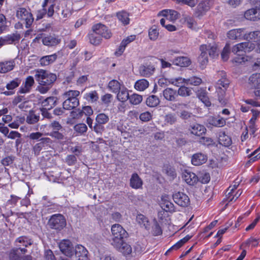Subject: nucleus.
<instances>
[{
    "mask_svg": "<svg viewBox=\"0 0 260 260\" xmlns=\"http://www.w3.org/2000/svg\"><path fill=\"white\" fill-rule=\"evenodd\" d=\"M149 85V82L146 79H142L135 82L134 87L137 90L142 91L147 89Z\"/></svg>",
    "mask_w": 260,
    "mask_h": 260,
    "instance_id": "36",
    "label": "nucleus"
},
{
    "mask_svg": "<svg viewBox=\"0 0 260 260\" xmlns=\"http://www.w3.org/2000/svg\"><path fill=\"white\" fill-rule=\"evenodd\" d=\"M254 48V44L251 42H243L234 46L232 48V52L235 54L240 55L242 52H249L253 50Z\"/></svg>",
    "mask_w": 260,
    "mask_h": 260,
    "instance_id": "6",
    "label": "nucleus"
},
{
    "mask_svg": "<svg viewBox=\"0 0 260 260\" xmlns=\"http://www.w3.org/2000/svg\"><path fill=\"white\" fill-rule=\"evenodd\" d=\"M117 92V98L119 101L124 102L128 100L129 95L126 88H120V90Z\"/></svg>",
    "mask_w": 260,
    "mask_h": 260,
    "instance_id": "43",
    "label": "nucleus"
},
{
    "mask_svg": "<svg viewBox=\"0 0 260 260\" xmlns=\"http://www.w3.org/2000/svg\"><path fill=\"white\" fill-rule=\"evenodd\" d=\"M92 29L95 34H98L106 39H110L112 36L110 30L106 25L101 23L93 25Z\"/></svg>",
    "mask_w": 260,
    "mask_h": 260,
    "instance_id": "7",
    "label": "nucleus"
},
{
    "mask_svg": "<svg viewBox=\"0 0 260 260\" xmlns=\"http://www.w3.org/2000/svg\"><path fill=\"white\" fill-rule=\"evenodd\" d=\"M225 120L222 117L212 118L210 121V123L216 127H222L225 125Z\"/></svg>",
    "mask_w": 260,
    "mask_h": 260,
    "instance_id": "47",
    "label": "nucleus"
},
{
    "mask_svg": "<svg viewBox=\"0 0 260 260\" xmlns=\"http://www.w3.org/2000/svg\"><path fill=\"white\" fill-rule=\"evenodd\" d=\"M260 39V31L256 30L249 32L245 31L244 40H250Z\"/></svg>",
    "mask_w": 260,
    "mask_h": 260,
    "instance_id": "49",
    "label": "nucleus"
},
{
    "mask_svg": "<svg viewBox=\"0 0 260 260\" xmlns=\"http://www.w3.org/2000/svg\"><path fill=\"white\" fill-rule=\"evenodd\" d=\"M48 224L52 229L61 231L66 225V220L62 214H56L51 216Z\"/></svg>",
    "mask_w": 260,
    "mask_h": 260,
    "instance_id": "3",
    "label": "nucleus"
},
{
    "mask_svg": "<svg viewBox=\"0 0 260 260\" xmlns=\"http://www.w3.org/2000/svg\"><path fill=\"white\" fill-rule=\"evenodd\" d=\"M159 102L160 101L158 98L154 95L149 96L147 98L146 101V105L150 107H154L157 106L159 104Z\"/></svg>",
    "mask_w": 260,
    "mask_h": 260,
    "instance_id": "46",
    "label": "nucleus"
},
{
    "mask_svg": "<svg viewBox=\"0 0 260 260\" xmlns=\"http://www.w3.org/2000/svg\"><path fill=\"white\" fill-rule=\"evenodd\" d=\"M185 22L187 26L191 29L195 28L197 25V23L194 19L189 16H187L185 18Z\"/></svg>",
    "mask_w": 260,
    "mask_h": 260,
    "instance_id": "64",
    "label": "nucleus"
},
{
    "mask_svg": "<svg viewBox=\"0 0 260 260\" xmlns=\"http://www.w3.org/2000/svg\"><path fill=\"white\" fill-rule=\"evenodd\" d=\"M198 98L207 106L209 107L211 105L209 98L207 96V93L204 91L198 92L197 94Z\"/></svg>",
    "mask_w": 260,
    "mask_h": 260,
    "instance_id": "48",
    "label": "nucleus"
},
{
    "mask_svg": "<svg viewBox=\"0 0 260 260\" xmlns=\"http://www.w3.org/2000/svg\"><path fill=\"white\" fill-rule=\"evenodd\" d=\"M200 50H203L207 52V55H209L211 57H215L217 55L216 53L217 48L214 45H202L200 46Z\"/></svg>",
    "mask_w": 260,
    "mask_h": 260,
    "instance_id": "30",
    "label": "nucleus"
},
{
    "mask_svg": "<svg viewBox=\"0 0 260 260\" xmlns=\"http://www.w3.org/2000/svg\"><path fill=\"white\" fill-rule=\"evenodd\" d=\"M182 178L190 185H194L199 181V177L194 173L187 170L184 171Z\"/></svg>",
    "mask_w": 260,
    "mask_h": 260,
    "instance_id": "17",
    "label": "nucleus"
},
{
    "mask_svg": "<svg viewBox=\"0 0 260 260\" xmlns=\"http://www.w3.org/2000/svg\"><path fill=\"white\" fill-rule=\"evenodd\" d=\"M34 72L35 79L39 84L37 89L41 93H47L57 79L56 74L43 69H38Z\"/></svg>",
    "mask_w": 260,
    "mask_h": 260,
    "instance_id": "1",
    "label": "nucleus"
},
{
    "mask_svg": "<svg viewBox=\"0 0 260 260\" xmlns=\"http://www.w3.org/2000/svg\"><path fill=\"white\" fill-rule=\"evenodd\" d=\"M183 81H181V84H189L193 86H198L202 83V80L200 77L197 76H192L188 79L182 78Z\"/></svg>",
    "mask_w": 260,
    "mask_h": 260,
    "instance_id": "34",
    "label": "nucleus"
},
{
    "mask_svg": "<svg viewBox=\"0 0 260 260\" xmlns=\"http://www.w3.org/2000/svg\"><path fill=\"white\" fill-rule=\"evenodd\" d=\"M57 59V55L53 54L50 55L43 56L39 60V63L41 66L44 67L53 63Z\"/></svg>",
    "mask_w": 260,
    "mask_h": 260,
    "instance_id": "31",
    "label": "nucleus"
},
{
    "mask_svg": "<svg viewBox=\"0 0 260 260\" xmlns=\"http://www.w3.org/2000/svg\"><path fill=\"white\" fill-rule=\"evenodd\" d=\"M51 142V139L49 138H42L40 139V142L34 145L32 150L35 155H38L40 151L45 145Z\"/></svg>",
    "mask_w": 260,
    "mask_h": 260,
    "instance_id": "22",
    "label": "nucleus"
},
{
    "mask_svg": "<svg viewBox=\"0 0 260 260\" xmlns=\"http://www.w3.org/2000/svg\"><path fill=\"white\" fill-rule=\"evenodd\" d=\"M109 120V118L108 115L105 114V113H100L96 116L95 118L96 122L101 124H105L107 123Z\"/></svg>",
    "mask_w": 260,
    "mask_h": 260,
    "instance_id": "54",
    "label": "nucleus"
},
{
    "mask_svg": "<svg viewBox=\"0 0 260 260\" xmlns=\"http://www.w3.org/2000/svg\"><path fill=\"white\" fill-rule=\"evenodd\" d=\"M245 29L244 28L233 29L227 32V37L230 40H244Z\"/></svg>",
    "mask_w": 260,
    "mask_h": 260,
    "instance_id": "15",
    "label": "nucleus"
},
{
    "mask_svg": "<svg viewBox=\"0 0 260 260\" xmlns=\"http://www.w3.org/2000/svg\"><path fill=\"white\" fill-rule=\"evenodd\" d=\"M181 85L182 84L179 86L180 87L178 90L177 94L183 97L190 96L192 93L191 89L188 87L182 86Z\"/></svg>",
    "mask_w": 260,
    "mask_h": 260,
    "instance_id": "45",
    "label": "nucleus"
},
{
    "mask_svg": "<svg viewBox=\"0 0 260 260\" xmlns=\"http://www.w3.org/2000/svg\"><path fill=\"white\" fill-rule=\"evenodd\" d=\"M59 247L61 252L68 257L73 255V246L69 240H63L59 244Z\"/></svg>",
    "mask_w": 260,
    "mask_h": 260,
    "instance_id": "8",
    "label": "nucleus"
},
{
    "mask_svg": "<svg viewBox=\"0 0 260 260\" xmlns=\"http://www.w3.org/2000/svg\"><path fill=\"white\" fill-rule=\"evenodd\" d=\"M121 83L116 80H111L108 85V89L113 93H117L120 90Z\"/></svg>",
    "mask_w": 260,
    "mask_h": 260,
    "instance_id": "40",
    "label": "nucleus"
},
{
    "mask_svg": "<svg viewBox=\"0 0 260 260\" xmlns=\"http://www.w3.org/2000/svg\"><path fill=\"white\" fill-rule=\"evenodd\" d=\"M24 120V118L18 117L16 120L11 123H10L8 124V126L11 128L17 129L19 127L20 125L23 122Z\"/></svg>",
    "mask_w": 260,
    "mask_h": 260,
    "instance_id": "63",
    "label": "nucleus"
},
{
    "mask_svg": "<svg viewBox=\"0 0 260 260\" xmlns=\"http://www.w3.org/2000/svg\"><path fill=\"white\" fill-rule=\"evenodd\" d=\"M214 0H202L197 6V10L200 14L208 11L214 5Z\"/></svg>",
    "mask_w": 260,
    "mask_h": 260,
    "instance_id": "20",
    "label": "nucleus"
},
{
    "mask_svg": "<svg viewBox=\"0 0 260 260\" xmlns=\"http://www.w3.org/2000/svg\"><path fill=\"white\" fill-rule=\"evenodd\" d=\"M32 244L30 239L25 236H21L15 240V245L17 248L19 249L22 253L24 254L27 252V249L25 248H22V246L27 247L31 245Z\"/></svg>",
    "mask_w": 260,
    "mask_h": 260,
    "instance_id": "11",
    "label": "nucleus"
},
{
    "mask_svg": "<svg viewBox=\"0 0 260 260\" xmlns=\"http://www.w3.org/2000/svg\"><path fill=\"white\" fill-rule=\"evenodd\" d=\"M201 51V54L198 57V62L201 69H204L208 62V57L207 52H205L203 50Z\"/></svg>",
    "mask_w": 260,
    "mask_h": 260,
    "instance_id": "37",
    "label": "nucleus"
},
{
    "mask_svg": "<svg viewBox=\"0 0 260 260\" xmlns=\"http://www.w3.org/2000/svg\"><path fill=\"white\" fill-rule=\"evenodd\" d=\"M112 99L113 95L111 94L106 93L101 96V100L103 104L108 106L111 102Z\"/></svg>",
    "mask_w": 260,
    "mask_h": 260,
    "instance_id": "60",
    "label": "nucleus"
},
{
    "mask_svg": "<svg viewBox=\"0 0 260 260\" xmlns=\"http://www.w3.org/2000/svg\"><path fill=\"white\" fill-rule=\"evenodd\" d=\"M229 85V81L226 78H222L217 82V89H226Z\"/></svg>",
    "mask_w": 260,
    "mask_h": 260,
    "instance_id": "57",
    "label": "nucleus"
},
{
    "mask_svg": "<svg viewBox=\"0 0 260 260\" xmlns=\"http://www.w3.org/2000/svg\"><path fill=\"white\" fill-rule=\"evenodd\" d=\"M181 81H183L181 77L166 78H161L158 80V84L161 87H165L170 84H172L176 86H179L181 84Z\"/></svg>",
    "mask_w": 260,
    "mask_h": 260,
    "instance_id": "13",
    "label": "nucleus"
},
{
    "mask_svg": "<svg viewBox=\"0 0 260 260\" xmlns=\"http://www.w3.org/2000/svg\"><path fill=\"white\" fill-rule=\"evenodd\" d=\"M128 100L131 104L136 105L141 103L143 100V97L142 95L134 93L131 95H129Z\"/></svg>",
    "mask_w": 260,
    "mask_h": 260,
    "instance_id": "50",
    "label": "nucleus"
},
{
    "mask_svg": "<svg viewBox=\"0 0 260 260\" xmlns=\"http://www.w3.org/2000/svg\"><path fill=\"white\" fill-rule=\"evenodd\" d=\"M259 241V239L251 237L247 240V241L244 243V244L247 247H249L250 246H251L252 247H256L258 245Z\"/></svg>",
    "mask_w": 260,
    "mask_h": 260,
    "instance_id": "61",
    "label": "nucleus"
},
{
    "mask_svg": "<svg viewBox=\"0 0 260 260\" xmlns=\"http://www.w3.org/2000/svg\"><path fill=\"white\" fill-rule=\"evenodd\" d=\"M80 94V92L78 90H69L66 92H64L62 94V97L63 99H77V96H78Z\"/></svg>",
    "mask_w": 260,
    "mask_h": 260,
    "instance_id": "53",
    "label": "nucleus"
},
{
    "mask_svg": "<svg viewBox=\"0 0 260 260\" xmlns=\"http://www.w3.org/2000/svg\"><path fill=\"white\" fill-rule=\"evenodd\" d=\"M88 251L81 245H77L75 248V254L79 260H87Z\"/></svg>",
    "mask_w": 260,
    "mask_h": 260,
    "instance_id": "24",
    "label": "nucleus"
},
{
    "mask_svg": "<svg viewBox=\"0 0 260 260\" xmlns=\"http://www.w3.org/2000/svg\"><path fill=\"white\" fill-rule=\"evenodd\" d=\"M40 119V116L35 114L32 111H30L26 116V121L29 124H33L37 123Z\"/></svg>",
    "mask_w": 260,
    "mask_h": 260,
    "instance_id": "44",
    "label": "nucleus"
},
{
    "mask_svg": "<svg viewBox=\"0 0 260 260\" xmlns=\"http://www.w3.org/2000/svg\"><path fill=\"white\" fill-rule=\"evenodd\" d=\"M248 85L251 89H254V95L260 99V73L251 75L248 80Z\"/></svg>",
    "mask_w": 260,
    "mask_h": 260,
    "instance_id": "5",
    "label": "nucleus"
},
{
    "mask_svg": "<svg viewBox=\"0 0 260 260\" xmlns=\"http://www.w3.org/2000/svg\"><path fill=\"white\" fill-rule=\"evenodd\" d=\"M21 80L19 78H15L6 85V88L9 90H13L19 86Z\"/></svg>",
    "mask_w": 260,
    "mask_h": 260,
    "instance_id": "51",
    "label": "nucleus"
},
{
    "mask_svg": "<svg viewBox=\"0 0 260 260\" xmlns=\"http://www.w3.org/2000/svg\"><path fill=\"white\" fill-rule=\"evenodd\" d=\"M113 247L125 256L131 255L132 252V246L124 240L115 244Z\"/></svg>",
    "mask_w": 260,
    "mask_h": 260,
    "instance_id": "10",
    "label": "nucleus"
},
{
    "mask_svg": "<svg viewBox=\"0 0 260 260\" xmlns=\"http://www.w3.org/2000/svg\"><path fill=\"white\" fill-rule=\"evenodd\" d=\"M118 19L124 25H127L129 23L130 19L129 18V14L125 11L119 12L117 13Z\"/></svg>",
    "mask_w": 260,
    "mask_h": 260,
    "instance_id": "42",
    "label": "nucleus"
},
{
    "mask_svg": "<svg viewBox=\"0 0 260 260\" xmlns=\"http://www.w3.org/2000/svg\"><path fill=\"white\" fill-rule=\"evenodd\" d=\"M161 206L166 211L171 212L174 210V204L171 202L170 198L168 195L162 196Z\"/></svg>",
    "mask_w": 260,
    "mask_h": 260,
    "instance_id": "25",
    "label": "nucleus"
},
{
    "mask_svg": "<svg viewBox=\"0 0 260 260\" xmlns=\"http://www.w3.org/2000/svg\"><path fill=\"white\" fill-rule=\"evenodd\" d=\"M219 142L221 145L228 147L232 144V140L229 136L225 135L224 132H222L219 134Z\"/></svg>",
    "mask_w": 260,
    "mask_h": 260,
    "instance_id": "41",
    "label": "nucleus"
},
{
    "mask_svg": "<svg viewBox=\"0 0 260 260\" xmlns=\"http://www.w3.org/2000/svg\"><path fill=\"white\" fill-rule=\"evenodd\" d=\"M19 250L18 248L12 249L10 250L9 254L10 260H21V257L19 255Z\"/></svg>",
    "mask_w": 260,
    "mask_h": 260,
    "instance_id": "56",
    "label": "nucleus"
},
{
    "mask_svg": "<svg viewBox=\"0 0 260 260\" xmlns=\"http://www.w3.org/2000/svg\"><path fill=\"white\" fill-rule=\"evenodd\" d=\"M160 23L169 31H174L177 30L176 26L173 24L166 23V20L165 18H161L160 19Z\"/></svg>",
    "mask_w": 260,
    "mask_h": 260,
    "instance_id": "58",
    "label": "nucleus"
},
{
    "mask_svg": "<svg viewBox=\"0 0 260 260\" xmlns=\"http://www.w3.org/2000/svg\"><path fill=\"white\" fill-rule=\"evenodd\" d=\"M56 98L53 96H50L46 98L42 102V109L50 110L55 105Z\"/></svg>",
    "mask_w": 260,
    "mask_h": 260,
    "instance_id": "35",
    "label": "nucleus"
},
{
    "mask_svg": "<svg viewBox=\"0 0 260 260\" xmlns=\"http://www.w3.org/2000/svg\"><path fill=\"white\" fill-rule=\"evenodd\" d=\"M174 201L178 205L186 207L189 204L190 200L188 197L182 192L178 191L173 194Z\"/></svg>",
    "mask_w": 260,
    "mask_h": 260,
    "instance_id": "9",
    "label": "nucleus"
},
{
    "mask_svg": "<svg viewBox=\"0 0 260 260\" xmlns=\"http://www.w3.org/2000/svg\"><path fill=\"white\" fill-rule=\"evenodd\" d=\"M14 60L0 62V73H6L12 71L15 66Z\"/></svg>",
    "mask_w": 260,
    "mask_h": 260,
    "instance_id": "23",
    "label": "nucleus"
},
{
    "mask_svg": "<svg viewBox=\"0 0 260 260\" xmlns=\"http://www.w3.org/2000/svg\"><path fill=\"white\" fill-rule=\"evenodd\" d=\"M244 17L247 20L253 21L260 20V10L255 6L254 8L249 9L245 12Z\"/></svg>",
    "mask_w": 260,
    "mask_h": 260,
    "instance_id": "14",
    "label": "nucleus"
},
{
    "mask_svg": "<svg viewBox=\"0 0 260 260\" xmlns=\"http://www.w3.org/2000/svg\"><path fill=\"white\" fill-rule=\"evenodd\" d=\"M137 221L142 227L148 230L150 228L149 221L145 216L142 214H138L136 218Z\"/></svg>",
    "mask_w": 260,
    "mask_h": 260,
    "instance_id": "39",
    "label": "nucleus"
},
{
    "mask_svg": "<svg viewBox=\"0 0 260 260\" xmlns=\"http://www.w3.org/2000/svg\"><path fill=\"white\" fill-rule=\"evenodd\" d=\"M155 71V68L152 64H144L140 67L139 73L141 76L149 77L152 75Z\"/></svg>",
    "mask_w": 260,
    "mask_h": 260,
    "instance_id": "18",
    "label": "nucleus"
},
{
    "mask_svg": "<svg viewBox=\"0 0 260 260\" xmlns=\"http://www.w3.org/2000/svg\"><path fill=\"white\" fill-rule=\"evenodd\" d=\"M164 98L169 101H174L178 96L176 91L171 88H167L163 91Z\"/></svg>",
    "mask_w": 260,
    "mask_h": 260,
    "instance_id": "32",
    "label": "nucleus"
},
{
    "mask_svg": "<svg viewBox=\"0 0 260 260\" xmlns=\"http://www.w3.org/2000/svg\"><path fill=\"white\" fill-rule=\"evenodd\" d=\"M20 35L19 34H12L4 37L0 38V47L5 44H11L20 39Z\"/></svg>",
    "mask_w": 260,
    "mask_h": 260,
    "instance_id": "16",
    "label": "nucleus"
},
{
    "mask_svg": "<svg viewBox=\"0 0 260 260\" xmlns=\"http://www.w3.org/2000/svg\"><path fill=\"white\" fill-rule=\"evenodd\" d=\"M189 130L190 133L197 136H201L205 134L206 132L205 127L198 123H193L190 125Z\"/></svg>",
    "mask_w": 260,
    "mask_h": 260,
    "instance_id": "19",
    "label": "nucleus"
},
{
    "mask_svg": "<svg viewBox=\"0 0 260 260\" xmlns=\"http://www.w3.org/2000/svg\"><path fill=\"white\" fill-rule=\"evenodd\" d=\"M62 104L63 108L64 110H70L78 107L79 105L78 99H65Z\"/></svg>",
    "mask_w": 260,
    "mask_h": 260,
    "instance_id": "26",
    "label": "nucleus"
},
{
    "mask_svg": "<svg viewBox=\"0 0 260 260\" xmlns=\"http://www.w3.org/2000/svg\"><path fill=\"white\" fill-rule=\"evenodd\" d=\"M207 160V156L201 152L194 154L191 157V163L194 166H200L205 163Z\"/></svg>",
    "mask_w": 260,
    "mask_h": 260,
    "instance_id": "21",
    "label": "nucleus"
},
{
    "mask_svg": "<svg viewBox=\"0 0 260 260\" xmlns=\"http://www.w3.org/2000/svg\"><path fill=\"white\" fill-rule=\"evenodd\" d=\"M34 83V78L32 76H28L26 78L24 84L20 87L19 92L22 93L28 92Z\"/></svg>",
    "mask_w": 260,
    "mask_h": 260,
    "instance_id": "28",
    "label": "nucleus"
},
{
    "mask_svg": "<svg viewBox=\"0 0 260 260\" xmlns=\"http://www.w3.org/2000/svg\"><path fill=\"white\" fill-rule=\"evenodd\" d=\"M15 159V157L14 156H8L1 160V163L4 166H8L13 163Z\"/></svg>",
    "mask_w": 260,
    "mask_h": 260,
    "instance_id": "62",
    "label": "nucleus"
},
{
    "mask_svg": "<svg viewBox=\"0 0 260 260\" xmlns=\"http://www.w3.org/2000/svg\"><path fill=\"white\" fill-rule=\"evenodd\" d=\"M143 181L137 173L132 174L130 179V186L134 189H139L142 187Z\"/></svg>",
    "mask_w": 260,
    "mask_h": 260,
    "instance_id": "29",
    "label": "nucleus"
},
{
    "mask_svg": "<svg viewBox=\"0 0 260 260\" xmlns=\"http://www.w3.org/2000/svg\"><path fill=\"white\" fill-rule=\"evenodd\" d=\"M190 59L188 57L184 56L177 57L173 61V64L181 67H188L190 64Z\"/></svg>",
    "mask_w": 260,
    "mask_h": 260,
    "instance_id": "33",
    "label": "nucleus"
},
{
    "mask_svg": "<svg viewBox=\"0 0 260 260\" xmlns=\"http://www.w3.org/2000/svg\"><path fill=\"white\" fill-rule=\"evenodd\" d=\"M60 41L58 37L49 36L43 38L42 43L46 46H54L59 44Z\"/></svg>",
    "mask_w": 260,
    "mask_h": 260,
    "instance_id": "27",
    "label": "nucleus"
},
{
    "mask_svg": "<svg viewBox=\"0 0 260 260\" xmlns=\"http://www.w3.org/2000/svg\"><path fill=\"white\" fill-rule=\"evenodd\" d=\"M159 36V30L157 27L154 25L152 26L149 30V37L151 40H156Z\"/></svg>",
    "mask_w": 260,
    "mask_h": 260,
    "instance_id": "52",
    "label": "nucleus"
},
{
    "mask_svg": "<svg viewBox=\"0 0 260 260\" xmlns=\"http://www.w3.org/2000/svg\"><path fill=\"white\" fill-rule=\"evenodd\" d=\"M16 15L18 19L24 21L26 28L30 27L34 20L30 10L24 8H18L17 10Z\"/></svg>",
    "mask_w": 260,
    "mask_h": 260,
    "instance_id": "4",
    "label": "nucleus"
},
{
    "mask_svg": "<svg viewBox=\"0 0 260 260\" xmlns=\"http://www.w3.org/2000/svg\"><path fill=\"white\" fill-rule=\"evenodd\" d=\"M112 237L110 244L113 246L124 240L128 237V233L124 228L119 224H114L111 227Z\"/></svg>",
    "mask_w": 260,
    "mask_h": 260,
    "instance_id": "2",
    "label": "nucleus"
},
{
    "mask_svg": "<svg viewBox=\"0 0 260 260\" xmlns=\"http://www.w3.org/2000/svg\"><path fill=\"white\" fill-rule=\"evenodd\" d=\"M74 130L76 132H77L80 134H83V133L86 132V131L87 130V127L86 125V124L84 123L77 124L74 126Z\"/></svg>",
    "mask_w": 260,
    "mask_h": 260,
    "instance_id": "59",
    "label": "nucleus"
},
{
    "mask_svg": "<svg viewBox=\"0 0 260 260\" xmlns=\"http://www.w3.org/2000/svg\"><path fill=\"white\" fill-rule=\"evenodd\" d=\"M99 98V94L95 90L87 92L84 95V99L91 103L96 102Z\"/></svg>",
    "mask_w": 260,
    "mask_h": 260,
    "instance_id": "38",
    "label": "nucleus"
},
{
    "mask_svg": "<svg viewBox=\"0 0 260 260\" xmlns=\"http://www.w3.org/2000/svg\"><path fill=\"white\" fill-rule=\"evenodd\" d=\"M158 15L164 17L166 21L174 22L179 18V13L175 10L165 9L160 11Z\"/></svg>",
    "mask_w": 260,
    "mask_h": 260,
    "instance_id": "12",
    "label": "nucleus"
},
{
    "mask_svg": "<svg viewBox=\"0 0 260 260\" xmlns=\"http://www.w3.org/2000/svg\"><path fill=\"white\" fill-rule=\"evenodd\" d=\"M98 34H95V32H93L89 35V40L91 44L94 45H98L102 42V38L101 37L97 36Z\"/></svg>",
    "mask_w": 260,
    "mask_h": 260,
    "instance_id": "55",
    "label": "nucleus"
}]
</instances>
